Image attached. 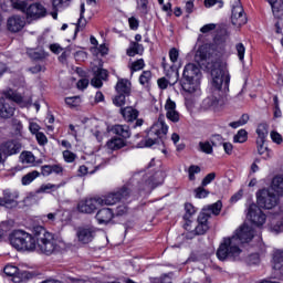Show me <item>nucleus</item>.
<instances>
[{
    "label": "nucleus",
    "mask_w": 283,
    "mask_h": 283,
    "mask_svg": "<svg viewBox=\"0 0 283 283\" xmlns=\"http://www.w3.org/2000/svg\"><path fill=\"white\" fill-rule=\"evenodd\" d=\"M220 59H222V53L218 51V46L213 43L202 44L195 54V62L203 70L211 72L213 90L227 94L231 83V74H229L227 63L220 61Z\"/></svg>",
    "instance_id": "1"
},
{
    "label": "nucleus",
    "mask_w": 283,
    "mask_h": 283,
    "mask_svg": "<svg viewBox=\"0 0 283 283\" xmlns=\"http://www.w3.org/2000/svg\"><path fill=\"white\" fill-rule=\"evenodd\" d=\"M255 231L251 226L243 224L240 229L235 230L232 237L223 238L217 250V258L221 262L224 260H232L233 262L240 260L242 249L240 244L251 242Z\"/></svg>",
    "instance_id": "2"
},
{
    "label": "nucleus",
    "mask_w": 283,
    "mask_h": 283,
    "mask_svg": "<svg viewBox=\"0 0 283 283\" xmlns=\"http://www.w3.org/2000/svg\"><path fill=\"white\" fill-rule=\"evenodd\" d=\"M35 238V251L40 255H56L61 251V241L42 226L33 227Z\"/></svg>",
    "instance_id": "3"
},
{
    "label": "nucleus",
    "mask_w": 283,
    "mask_h": 283,
    "mask_svg": "<svg viewBox=\"0 0 283 283\" xmlns=\"http://www.w3.org/2000/svg\"><path fill=\"white\" fill-rule=\"evenodd\" d=\"M200 78H202L200 67L193 63H188L184 67L182 76L179 78V85L187 94L200 96V94H202L200 90Z\"/></svg>",
    "instance_id": "4"
},
{
    "label": "nucleus",
    "mask_w": 283,
    "mask_h": 283,
    "mask_svg": "<svg viewBox=\"0 0 283 283\" xmlns=\"http://www.w3.org/2000/svg\"><path fill=\"white\" fill-rule=\"evenodd\" d=\"M169 126L165 123V115H160L158 120L150 127L145 139V147H154L160 145L163 138L167 136Z\"/></svg>",
    "instance_id": "5"
},
{
    "label": "nucleus",
    "mask_w": 283,
    "mask_h": 283,
    "mask_svg": "<svg viewBox=\"0 0 283 283\" xmlns=\"http://www.w3.org/2000/svg\"><path fill=\"white\" fill-rule=\"evenodd\" d=\"M10 244L17 251L32 252L36 249V238L23 230H18L10 237Z\"/></svg>",
    "instance_id": "6"
},
{
    "label": "nucleus",
    "mask_w": 283,
    "mask_h": 283,
    "mask_svg": "<svg viewBox=\"0 0 283 283\" xmlns=\"http://www.w3.org/2000/svg\"><path fill=\"white\" fill-rule=\"evenodd\" d=\"M129 193H132V185L126 184L122 188L108 192L105 196L97 197L99 207H112L116 205V202H120V200H127L129 198Z\"/></svg>",
    "instance_id": "7"
},
{
    "label": "nucleus",
    "mask_w": 283,
    "mask_h": 283,
    "mask_svg": "<svg viewBox=\"0 0 283 283\" xmlns=\"http://www.w3.org/2000/svg\"><path fill=\"white\" fill-rule=\"evenodd\" d=\"M13 7L17 8V10L24 12L30 19H42V17L48 14L45 7L39 2L30 3L28 0H22L14 2Z\"/></svg>",
    "instance_id": "8"
},
{
    "label": "nucleus",
    "mask_w": 283,
    "mask_h": 283,
    "mask_svg": "<svg viewBox=\"0 0 283 283\" xmlns=\"http://www.w3.org/2000/svg\"><path fill=\"white\" fill-rule=\"evenodd\" d=\"M276 205H280V197L273 189H262L256 192V207L260 209H275Z\"/></svg>",
    "instance_id": "9"
},
{
    "label": "nucleus",
    "mask_w": 283,
    "mask_h": 283,
    "mask_svg": "<svg viewBox=\"0 0 283 283\" xmlns=\"http://www.w3.org/2000/svg\"><path fill=\"white\" fill-rule=\"evenodd\" d=\"M115 91L117 92V95L113 98V104L116 107L127 105V98L132 96V82L125 78L118 80Z\"/></svg>",
    "instance_id": "10"
},
{
    "label": "nucleus",
    "mask_w": 283,
    "mask_h": 283,
    "mask_svg": "<svg viewBox=\"0 0 283 283\" xmlns=\"http://www.w3.org/2000/svg\"><path fill=\"white\" fill-rule=\"evenodd\" d=\"M247 218L254 227H263L266 223V214L255 203L249 206Z\"/></svg>",
    "instance_id": "11"
},
{
    "label": "nucleus",
    "mask_w": 283,
    "mask_h": 283,
    "mask_svg": "<svg viewBox=\"0 0 283 283\" xmlns=\"http://www.w3.org/2000/svg\"><path fill=\"white\" fill-rule=\"evenodd\" d=\"M119 114H122L124 120H126V123H134L133 128L136 129V127H143V123H145V120H143V118H138L139 116V112L138 109L132 107V106H127V107H122L119 109Z\"/></svg>",
    "instance_id": "12"
},
{
    "label": "nucleus",
    "mask_w": 283,
    "mask_h": 283,
    "mask_svg": "<svg viewBox=\"0 0 283 283\" xmlns=\"http://www.w3.org/2000/svg\"><path fill=\"white\" fill-rule=\"evenodd\" d=\"M76 238L81 244H90L96 238V228L84 226L76 229Z\"/></svg>",
    "instance_id": "13"
},
{
    "label": "nucleus",
    "mask_w": 283,
    "mask_h": 283,
    "mask_svg": "<svg viewBox=\"0 0 283 283\" xmlns=\"http://www.w3.org/2000/svg\"><path fill=\"white\" fill-rule=\"evenodd\" d=\"M231 21L235 28H242L247 23V13H244V8H242L240 0L232 6Z\"/></svg>",
    "instance_id": "14"
},
{
    "label": "nucleus",
    "mask_w": 283,
    "mask_h": 283,
    "mask_svg": "<svg viewBox=\"0 0 283 283\" xmlns=\"http://www.w3.org/2000/svg\"><path fill=\"white\" fill-rule=\"evenodd\" d=\"M0 151H2L6 158L10 156H17V154L21 153V142L17 139H10V140L3 142L0 145Z\"/></svg>",
    "instance_id": "15"
},
{
    "label": "nucleus",
    "mask_w": 283,
    "mask_h": 283,
    "mask_svg": "<svg viewBox=\"0 0 283 283\" xmlns=\"http://www.w3.org/2000/svg\"><path fill=\"white\" fill-rule=\"evenodd\" d=\"M98 207H101V203H98V197H95L80 201L77 210L80 213H94Z\"/></svg>",
    "instance_id": "16"
},
{
    "label": "nucleus",
    "mask_w": 283,
    "mask_h": 283,
    "mask_svg": "<svg viewBox=\"0 0 283 283\" xmlns=\"http://www.w3.org/2000/svg\"><path fill=\"white\" fill-rule=\"evenodd\" d=\"M9 32H21L25 28V18L21 15H12L7 21Z\"/></svg>",
    "instance_id": "17"
},
{
    "label": "nucleus",
    "mask_w": 283,
    "mask_h": 283,
    "mask_svg": "<svg viewBox=\"0 0 283 283\" xmlns=\"http://www.w3.org/2000/svg\"><path fill=\"white\" fill-rule=\"evenodd\" d=\"M166 118L171 123H180V113L176 111V102L168 98L165 104Z\"/></svg>",
    "instance_id": "18"
},
{
    "label": "nucleus",
    "mask_w": 283,
    "mask_h": 283,
    "mask_svg": "<svg viewBox=\"0 0 283 283\" xmlns=\"http://www.w3.org/2000/svg\"><path fill=\"white\" fill-rule=\"evenodd\" d=\"M95 219L98 224H109L111 220H114V210L111 208H102L97 211Z\"/></svg>",
    "instance_id": "19"
},
{
    "label": "nucleus",
    "mask_w": 283,
    "mask_h": 283,
    "mask_svg": "<svg viewBox=\"0 0 283 283\" xmlns=\"http://www.w3.org/2000/svg\"><path fill=\"white\" fill-rule=\"evenodd\" d=\"M14 112V105L8 103L4 98H0V118H12Z\"/></svg>",
    "instance_id": "20"
},
{
    "label": "nucleus",
    "mask_w": 283,
    "mask_h": 283,
    "mask_svg": "<svg viewBox=\"0 0 283 283\" xmlns=\"http://www.w3.org/2000/svg\"><path fill=\"white\" fill-rule=\"evenodd\" d=\"M17 198H19V195L10 192V190L3 191L2 200V207H7V209H12L13 207H17Z\"/></svg>",
    "instance_id": "21"
},
{
    "label": "nucleus",
    "mask_w": 283,
    "mask_h": 283,
    "mask_svg": "<svg viewBox=\"0 0 283 283\" xmlns=\"http://www.w3.org/2000/svg\"><path fill=\"white\" fill-rule=\"evenodd\" d=\"M52 174H55V176H61L63 174V166L61 165H44L41 167V175L44 177L52 176Z\"/></svg>",
    "instance_id": "22"
},
{
    "label": "nucleus",
    "mask_w": 283,
    "mask_h": 283,
    "mask_svg": "<svg viewBox=\"0 0 283 283\" xmlns=\"http://www.w3.org/2000/svg\"><path fill=\"white\" fill-rule=\"evenodd\" d=\"M218 103H220L218 97L210 95L202 101L201 109H203L205 112H207L208 109H216V107H218Z\"/></svg>",
    "instance_id": "23"
},
{
    "label": "nucleus",
    "mask_w": 283,
    "mask_h": 283,
    "mask_svg": "<svg viewBox=\"0 0 283 283\" xmlns=\"http://www.w3.org/2000/svg\"><path fill=\"white\" fill-rule=\"evenodd\" d=\"M113 134L120 136L122 138H129L132 136V132L129 130V126L117 124L112 128Z\"/></svg>",
    "instance_id": "24"
},
{
    "label": "nucleus",
    "mask_w": 283,
    "mask_h": 283,
    "mask_svg": "<svg viewBox=\"0 0 283 283\" xmlns=\"http://www.w3.org/2000/svg\"><path fill=\"white\" fill-rule=\"evenodd\" d=\"M258 139L256 143H265L269 136V125L266 123L259 124L256 127Z\"/></svg>",
    "instance_id": "25"
},
{
    "label": "nucleus",
    "mask_w": 283,
    "mask_h": 283,
    "mask_svg": "<svg viewBox=\"0 0 283 283\" xmlns=\"http://www.w3.org/2000/svg\"><path fill=\"white\" fill-rule=\"evenodd\" d=\"M61 187H65V182H61L59 185L55 184H43L38 189V193H52V191H57Z\"/></svg>",
    "instance_id": "26"
},
{
    "label": "nucleus",
    "mask_w": 283,
    "mask_h": 283,
    "mask_svg": "<svg viewBox=\"0 0 283 283\" xmlns=\"http://www.w3.org/2000/svg\"><path fill=\"white\" fill-rule=\"evenodd\" d=\"M179 81V73L178 71L174 73V80H167L165 77H161L157 81L159 90H167V87L170 85H176Z\"/></svg>",
    "instance_id": "27"
},
{
    "label": "nucleus",
    "mask_w": 283,
    "mask_h": 283,
    "mask_svg": "<svg viewBox=\"0 0 283 283\" xmlns=\"http://www.w3.org/2000/svg\"><path fill=\"white\" fill-rule=\"evenodd\" d=\"M269 3L272 8L273 15L276 19L283 15V2L282 0H269Z\"/></svg>",
    "instance_id": "28"
},
{
    "label": "nucleus",
    "mask_w": 283,
    "mask_h": 283,
    "mask_svg": "<svg viewBox=\"0 0 283 283\" xmlns=\"http://www.w3.org/2000/svg\"><path fill=\"white\" fill-rule=\"evenodd\" d=\"M86 25H87V20H85V3H82L81 10H80V18L77 20L76 28H75V34H77L78 31L84 30Z\"/></svg>",
    "instance_id": "29"
},
{
    "label": "nucleus",
    "mask_w": 283,
    "mask_h": 283,
    "mask_svg": "<svg viewBox=\"0 0 283 283\" xmlns=\"http://www.w3.org/2000/svg\"><path fill=\"white\" fill-rule=\"evenodd\" d=\"M125 139L123 138H112L106 143V147L112 151H116L118 149H123L125 147Z\"/></svg>",
    "instance_id": "30"
},
{
    "label": "nucleus",
    "mask_w": 283,
    "mask_h": 283,
    "mask_svg": "<svg viewBox=\"0 0 283 283\" xmlns=\"http://www.w3.org/2000/svg\"><path fill=\"white\" fill-rule=\"evenodd\" d=\"M145 48L138 42H130L129 48L126 51L127 56H136V54H143Z\"/></svg>",
    "instance_id": "31"
},
{
    "label": "nucleus",
    "mask_w": 283,
    "mask_h": 283,
    "mask_svg": "<svg viewBox=\"0 0 283 283\" xmlns=\"http://www.w3.org/2000/svg\"><path fill=\"white\" fill-rule=\"evenodd\" d=\"M272 264L274 271L277 269H282L283 264V250H274L272 254Z\"/></svg>",
    "instance_id": "32"
},
{
    "label": "nucleus",
    "mask_w": 283,
    "mask_h": 283,
    "mask_svg": "<svg viewBox=\"0 0 283 283\" xmlns=\"http://www.w3.org/2000/svg\"><path fill=\"white\" fill-rule=\"evenodd\" d=\"M185 211L186 213L184 216V220H186V223L184 227L186 230H189V226L191 224V220L189 219L191 218V216H193V213H196V208L191 203H186Z\"/></svg>",
    "instance_id": "33"
},
{
    "label": "nucleus",
    "mask_w": 283,
    "mask_h": 283,
    "mask_svg": "<svg viewBox=\"0 0 283 283\" xmlns=\"http://www.w3.org/2000/svg\"><path fill=\"white\" fill-rule=\"evenodd\" d=\"M273 192L280 193V196H283V177L276 176L272 180V188Z\"/></svg>",
    "instance_id": "34"
},
{
    "label": "nucleus",
    "mask_w": 283,
    "mask_h": 283,
    "mask_svg": "<svg viewBox=\"0 0 283 283\" xmlns=\"http://www.w3.org/2000/svg\"><path fill=\"white\" fill-rule=\"evenodd\" d=\"M207 213H212V216H220V211H222V201H217L207 208L203 209Z\"/></svg>",
    "instance_id": "35"
},
{
    "label": "nucleus",
    "mask_w": 283,
    "mask_h": 283,
    "mask_svg": "<svg viewBox=\"0 0 283 283\" xmlns=\"http://www.w3.org/2000/svg\"><path fill=\"white\" fill-rule=\"evenodd\" d=\"M39 176H41V172L36 171V170H33L27 175H24L22 177V185L24 186H28V185H31V182H34V180H36V178H39Z\"/></svg>",
    "instance_id": "36"
},
{
    "label": "nucleus",
    "mask_w": 283,
    "mask_h": 283,
    "mask_svg": "<svg viewBox=\"0 0 283 283\" xmlns=\"http://www.w3.org/2000/svg\"><path fill=\"white\" fill-rule=\"evenodd\" d=\"M146 185L150 189H156V187H160V185H163V179L158 180V174H155L154 176L146 179Z\"/></svg>",
    "instance_id": "37"
},
{
    "label": "nucleus",
    "mask_w": 283,
    "mask_h": 283,
    "mask_svg": "<svg viewBox=\"0 0 283 283\" xmlns=\"http://www.w3.org/2000/svg\"><path fill=\"white\" fill-rule=\"evenodd\" d=\"M199 151H202V154H213V144L211 142H200L199 143Z\"/></svg>",
    "instance_id": "38"
},
{
    "label": "nucleus",
    "mask_w": 283,
    "mask_h": 283,
    "mask_svg": "<svg viewBox=\"0 0 283 283\" xmlns=\"http://www.w3.org/2000/svg\"><path fill=\"white\" fill-rule=\"evenodd\" d=\"M258 144V153L260 156H263L264 160H268V158H271V150H269V147L264 146V143H256Z\"/></svg>",
    "instance_id": "39"
},
{
    "label": "nucleus",
    "mask_w": 283,
    "mask_h": 283,
    "mask_svg": "<svg viewBox=\"0 0 283 283\" xmlns=\"http://www.w3.org/2000/svg\"><path fill=\"white\" fill-rule=\"evenodd\" d=\"M235 51H237V56L241 63H244V54L247 52V46L242 42H239L235 44Z\"/></svg>",
    "instance_id": "40"
},
{
    "label": "nucleus",
    "mask_w": 283,
    "mask_h": 283,
    "mask_svg": "<svg viewBox=\"0 0 283 283\" xmlns=\"http://www.w3.org/2000/svg\"><path fill=\"white\" fill-rule=\"evenodd\" d=\"M137 10L142 14H148L149 13V0H138L137 1Z\"/></svg>",
    "instance_id": "41"
},
{
    "label": "nucleus",
    "mask_w": 283,
    "mask_h": 283,
    "mask_svg": "<svg viewBox=\"0 0 283 283\" xmlns=\"http://www.w3.org/2000/svg\"><path fill=\"white\" fill-rule=\"evenodd\" d=\"M200 171H202V169L200 168V166H196V165H191L188 168V179L193 182V180H196V174H200Z\"/></svg>",
    "instance_id": "42"
},
{
    "label": "nucleus",
    "mask_w": 283,
    "mask_h": 283,
    "mask_svg": "<svg viewBox=\"0 0 283 283\" xmlns=\"http://www.w3.org/2000/svg\"><path fill=\"white\" fill-rule=\"evenodd\" d=\"M140 85H149L151 83V71H144L139 76Z\"/></svg>",
    "instance_id": "43"
},
{
    "label": "nucleus",
    "mask_w": 283,
    "mask_h": 283,
    "mask_svg": "<svg viewBox=\"0 0 283 283\" xmlns=\"http://www.w3.org/2000/svg\"><path fill=\"white\" fill-rule=\"evenodd\" d=\"M20 158L24 165H32L35 160L34 155L31 151L22 153Z\"/></svg>",
    "instance_id": "44"
},
{
    "label": "nucleus",
    "mask_w": 283,
    "mask_h": 283,
    "mask_svg": "<svg viewBox=\"0 0 283 283\" xmlns=\"http://www.w3.org/2000/svg\"><path fill=\"white\" fill-rule=\"evenodd\" d=\"M145 69V60L139 59L132 63L130 65V72L134 74V72H140V70Z\"/></svg>",
    "instance_id": "45"
},
{
    "label": "nucleus",
    "mask_w": 283,
    "mask_h": 283,
    "mask_svg": "<svg viewBox=\"0 0 283 283\" xmlns=\"http://www.w3.org/2000/svg\"><path fill=\"white\" fill-rule=\"evenodd\" d=\"M129 208L126 205H119L116 207L114 212V218H123V216H127Z\"/></svg>",
    "instance_id": "46"
},
{
    "label": "nucleus",
    "mask_w": 283,
    "mask_h": 283,
    "mask_svg": "<svg viewBox=\"0 0 283 283\" xmlns=\"http://www.w3.org/2000/svg\"><path fill=\"white\" fill-rule=\"evenodd\" d=\"M247 138H249V133L244 129H240L234 136V143H247Z\"/></svg>",
    "instance_id": "47"
},
{
    "label": "nucleus",
    "mask_w": 283,
    "mask_h": 283,
    "mask_svg": "<svg viewBox=\"0 0 283 283\" xmlns=\"http://www.w3.org/2000/svg\"><path fill=\"white\" fill-rule=\"evenodd\" d=\"M7 96L8 98H10V101H13V103H18V105H21V103H23V97L21 96V94L14 91H9Z\"/></svg>",
    "instance_id": "48"
},
{
    "label": "nucleus",
    "mask_w": 283,
    "mask_h": 283,
    "mask_svg": "<svg viewBox=\"0 0 283 283\" xmlns=\"http://www.w3.org/2000/svg\"><path fill=\"white\" fill-rule=\"evenodd\" d=\"M209 218H211V213L207 212V210H202L198 216L197 222L199 224H209Z\"/></svg>",
    "instance_id": "49"
},
{
    "label": "nucleus",
    "mask_w": 283,
    "mask_h": 283,
    "mask_svg": "<svg viewBox=\"0 0 283 283\" xmlns=\"http://www.w3.org/2000/svg\"><path fill=\"white\" fill-rule=\"evenodd\" d=\"M207 231H209V223H198L195 228L196 235H205Z\"/></svg>",
    "instance_id": "50"
},
{
    "label": "nucleus",
    "mask_w": 283,
    "mask_h": 283,
    "mask_svg": "<svg viewBox=\"0 0 283 283\" xmlns=\"http://www.w3.org/2000/svg\"><path fill=\"white\" fill-rule=\"evenodd\" d=\"M72 0H52L53 10H59V8H67Z\"/></svg>",
    "instance_id": "51"
},
{
    "label": "nucleus",
    "mask_w": 283,
    "mask_h": 283,
    "mask_svg": "<svg viewBox=\"0 0 283 283\" xmlns=\"http://www.w3.org/2000/svg\"><path fill=\"white\" fill-rule=\"evenodd\" d=\"M209 196V190L205 189V187L199 186L198 188L195 189V197L202 199L207 198Z\"/></svg>",
    "instance_id": "52"
},
{
    "label": "nucleus",
    "mask_w": 283,
    "mask_h": 283,
    "mask_svg": "<svg viewBox=\"0 0 283 283\" xmlns=\"http://www.w3.org/2000/svg\"><path fill=\"white\" fill-rule=\"evenodd\" d=\"M210 143L212 147H220V145L224 144V139L221 137V135H212L210 138Z\"/></svg>",
    "instance_id": "53"
},
{
    "label": "nucleus",
    "mask_w": 283,
    "mask_h": 283,
    "mask_svg": "<svg viewBox=\"0 0 283 283\" xmlns=\"http://www.w3.org/2000/svg\"><path fill=\"white\" fill-rule=\"evenodd\" d=\"M19 273V268L14 265H7L4 268V274L8 275L9 277H14Z\"/></svg>",
    "instance_id": "54"
},
{
    "label": "nucleus",
    "mask_w": 283,
    "mask_h": 283,
    "mask_svg": "<svg viewBox=\"0 0 283 283\" xmlns=\"http://www.w3.org/2000/svg\"><path fill=\"white\" fill-rule=\"evenodd\" d=\"M216 180V172L208 174L201 181L202 187H207L208 185H211Z\"/></svg>",
    "instance_id": "55"
},
{
    "label": "nucleus",
    "mask_w": 283,
    "mask_h": 283,
    "mask_svg": "<svg viewBox=\"0 0 283 283\" xmlns=\"http://www.w3.org/2000/svg\"><path fill=\"white\" fill-rule=\"evenodd\" d=\"M63 158L65 163H74V160H76V154L72 153L71 150H64Z\"/></svg>",
    "instance_id": "56"
},
{
    "label": "nucleus",
    "mask_w": 283,
    "mask_h": 283,
    "mask_svg": "<svg viewBox=\"0 0 283 283\" xmlns=\"http://www.w3.org/2000/svg\"><path fill=\"white\" fill-rule=\"evenodd\" d=\"M179 56H180V51H178V49H176V48L170 49L169 59H170L171 63H177Z\"/></svg>",
    "instance_id": "57"
},
{
    "label": "nucleus",
    "mask_w": 283,
    "mask_h": 283,
    "mask_svg": "<svg viewBox=\"0 0 283 283\" xmlns=\"http://www.w3.org/2000/svg\"><path fill=\"white\" fill-rule=\"evenodd\" d=\"M35 138L38 140V144L41 145L42 147L48 145V136H45L44 133H42V132L36 133Z\"/></svg>",
    "instance_id": "58"
},
{
    "label": "nucleus",
    "mask_w": 283,
    "mask_h": 283,
    "mask_svg": "<svg viewBox=\"0 0 283 283\" xmlns=\"http://www.w3.org/2000/svg\"><path fill=\"white\" fill-rule=\"evenodd\" d=\"M94 75L102 80V81H107V76H108V73H107V70L105 69H97L95 72H94Z\"/></svg>",
    "instance_id": "59"
},
{
    "label": "nucleus",
    "mask_w": 283,
    "mask_h": 283,
    "mask_svg": "<svg viewBox=\"0 0 283 283\" xmlns=\"http://www.w3.org/2000/svg\"><path fill=\"white\" fill-rule=\"evenodd\" d=\"M70 54H72V49L70 46H67L62 51V54L59 56V61L61 63H65V61H67V56H70Z\"/></svg>",
    "instance_id": "60"
},
{
    "label": "nucleus",
    "mask_w": 283,
    "mask_h": 283,
    "mask_svg": "<svg viewBox=\"0 0 283 283\" xmlns=\"http://www.w3.org/2000/svg\"><path fill=\"white\" fill-rule=\"evenodd\" d=\"M12 127L17 134H21L23 129V124L19 119H12Z\"/></svg>",
    "instance_id": "61"
},
{
    "label": "nucleus",
    "mask_w": 283,
    "mask_h": 283,
    "mask_svg": "<svg viewBox=\"0 0 283 283\" xmlns=\"http://www.w3.org/2000/svg\"><path fill=\"white\" fill-rule=\"evenodd\" d=\"M212 30H216V24L214 23H209V24L203 25L200 29V32L202 34H208V32H212Z\"/></svg>",
    "instance_id": "62"
},
{
    "label": "nucleus",
    "mask_w": 283,
    "mask_h": 283,
    "mask_svg": "<svg viewBox=\"0 0 283 283\" xmlns=\"http://www.w3.org/2000/svg\"><path fill=\"white\" fill-rule=\"evenodd\" d=\"M50 50L51 52H53V54H61V52H63L64 49L61 46V44L53 43L50 45Z\"/></svg>",
    "instance_id": "63"
},
{
    "label": "nucleus",
    "mask_w": 283,
    "mask_h": 283,
    "mask_svg": "<svg viewBox=\"0 0 283 283\" xmlns=\"http://www.w3.org/2000/svg\"><path fill=\"white\" fill-rule=\"evenodd\" d=\"M128 23H129L130 30H138V25H139L138 19L132 17L128 19Z\"/></svg>",
    "instance_id": "64"
}]
</instances>
